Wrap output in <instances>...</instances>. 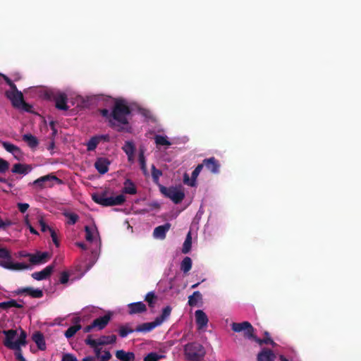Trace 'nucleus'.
Returning a JSON list of instances; mask_svg holds the SVG:
<instances>
[{
	"label": "nucleus",
	"mask_w": 361,
	"mask_h": 361,
	"mask_svg": "<svg viewBox=\"0 0 361 361\" xmlns=\"http://www.w3.org/2000/svg\"><path fill=\"white\" fill-rule=\"evenodd\" d=\"M131 110L127 102L122 99H115L114 104L111 111L113 121L116 123V127L118 132H130V127L128 116L130 114Z\"/></svg>",
	"instance_id": "nucleus-1"
},
{
	"label": "nucleus",
	"mask_w": 361,
	"mask_h": 361,
	"mask_svg": "<svg viewBox=\"0 0 361 361\" xmlns=\"http://www.w3.org/2000/svg\"><path fill=\"white\" fill-rule=\"evenodd\" d=\"M231 329L235 332L243 331L244 336L248 339H253L259 345L264 344L271 345L273 347L276 345V343L272 339H263L257 338L255 335V329L249 322H243L240 323L233 322L231 324Z\"/></svg>",
	"instance_id": "nucleus-2"
},
{
	"label": "nucleus",
	"mask_w": 361,
	"mask_h": 361,
	"mask_svg": "<svg viewBox=\"0 0 361 361\" xmlns=\"http://www.w3.org/2000/svg\"><path fill=\"white\" fill-rule=\"evenodd\" d=\"M108 192L106 190L101 192H95L92 195L93 201L103 207L121 205L126 201V197L123 195L116 197H107Z\"/></svg>",
	"instance_id": "nucleus-3"
},
{
	"label": "nucleus",
	"mask_w": 361,
	"mask_h": 361,
	"mask_svg": "<svg viewBox=\"0 0 361 361\" xmlns=\"http://www.w3.org/2000/svg\"><path fill=\"white\" fill-rule=\"evenodd\" d=\"M3 333L5 335V340L4 341V344L6 347L9 349H18L21 345H26V338L27 334L26 332L20 329V334L18 338L13 341L14 338L17 336V331L14 329L10 330H4Z\"/></svg>",
	"instance_id": "nucleus-4"
},
{
	"label": "nucleus",
	"mask_w": 361,
	"mask_h": 361,
	"mask_svg": "<svg viewBox=\"0 0 361 361\" xmlns=\"http://www.w3.org/2000/svg\"><path fill=\"white\" fill-rule=\"evenodd\" d=\"M206 354L204 348L197 342H192L184 346V355L188 361H200Z\"/></svg>",
	"instance_id": "nucleus-5"
},
{
	"label": "nucleus",
	"mask_w": 361,
	"mask_h": 361,
	"mask_svg": "<svg viewBox=\"0 0 361 361\" xmlns=\"http://www.w3.org/2000/svg\"><path fill=\"white\" fill-rule=\"evenodd\" d=\"M6 96L11 102L14 108L22 109L27 112L31 111L32 105L25 102L23 93L17 88L13 90L6 91Z\"/></svg>",
	"instance_id": "nucleus-6"
},
{
	"label": "nucleus",
	"mask_w": 361,
	"mask_h": 361,
	"mask_svg": "<svg viewBox=\"0 0 361 361\" xmlns=\"http://www.w3.org/2000/svg\"><path fill=\"white\" fill-rule=\"evenodd\" d=\"M85 343L86 345H89L94 350V356L96 359H98L99 361H109L111 358V354L109 350H104L103 354H102V348L99 347L96 341L92 338L91 335H88L85 340Z\"/></svg>",
	"instance_id": "nucleus-7"
},
{
	"label": "nucleus",
	"mask_w": 361,
	"mask_h": 361,
	"mask_svg": "<svg viewBox=\"0 0 361 361\" xmlns=\"http://www.w3.org/2000/svg\"><path fill=\"white\" fill-rule=\"evenodd\" d=\"M159 190L161 194L171 199L175 204L181 202L185 197V193L175 187L167 188L159 185Z\"/></svg>",
	"instance_id": "nucleus-8"
},
{
	"label": "nucleus",
	"mask_w": 361,
	"mask_h": 361,
	"mask_svg": "<svg viewBox=\"0 0 361 361\" xmlns=\"http://www.w3.org/2000/svg\"><path fill=\"white\" fill-rule=\"evenodd\" d=\"M53 180L56 181L58 184L62 183V180L61 179L57 178L53 173H49L46 176H41L40 178L36 179L33 182V185H35L40 188H43L47 186L51 187L52 185H51V184L48 185V183L53 181Z\"/></svg>",
	"instance_id": "nucleus-9"
},
{
	"label": "nucleus",
	"mask_w": 361,
	"mask_h": 361,
	"mask_svg": "<svg viewBox=\"0 0 361 361\" xmlns=\"http://www.w3.org/2000/svg\"><path fill=\"white\" fill-rule=\"evenodd\" d=\"M53 99L55 102V106L57 109L67 111L69 109V106L67 104L68 97L66 94L63 92L56 94L54 96Z\"/></svg>",
	"instance_id": "nucleus-10"
},
{
	"label": "nucleus",
	"mask_w": 361,
	"mask_h": 361,
	"mask_svg": "<svg viewBox=\"0 0 361 361\" xmlns=\"http://www.w3.org/2000/svg\"><path fill=\"white\" fill-rule=\"evenodd\" d=\"M203 167L204 164H198L194 169V171L192 172L191 178H190L187 173H185L183 176V183L189 186H195L196 179L199 176L200 173L201 172L202 169H203Z\"/></svg>",
	"instance_id": "nucleus-11"
},
{
	"label": "nucleus",
	"mask_w": 361,
	"mask_h": 361,
	"mask_svg": "<svg viewBox=\"0 0 361 361\" xmlns=\"http://www.w3.org/2000/svg\"><path fill=\"white\" fill-rule=\"evenodd\" d=\"M29 261L32 264H39L47 262L49 258V254L47 252H37L36 254H27Z\"/></svg>",
	"instance_id": "nucleus-12"
},
{
	"label": "nucleus",
	"mask_w": 361,
	"mask_h": 361,
	"mask_svg": "<svg viewBox=\"0 0 361 361\" xmlns=\"http://www.w3.org/2000/svg\"><path fill=\"white\" fill-rule=\"evenodd\" d=\"M111 161L106 157H98L94 162V167L100 174H105L109 171Z\"/></svg>",
	"instance_id": "nucleus-13"
},
{
	"label": "nucleus",
	"mask_w": 361,
	"mask_h": 361,
	"mask_svg": "<svg viewBox=\"0 0 361 361\" xmlns=\"http://www.w3.org/2000/svg\"><path fill=\"white\" fill-rule=\"evenodd\" d=\"M202 164H204V166L212 173H219L220 164L214 157L204 159Z\"/></svg>",
	"instance_id": "nucleus-14"
},
{
	"label": "nucleus",
	"mask_w": 361,
	"mask_h": 361,
	"mask_svg": "<svg viewBox=\"0 0 361 361\" xmlns=\"http://www.w3.org/2000/svg\"><path fill=\"white\" fill-rule=\"evenodd\" d=\"M54 269V265H49L40 271H35L32 274V277L37 281L47 279L51 276Z\"/></svg>",
	"instance_id": "nucleus-15"
},
{
	"label": "nucleus",
	"mask_w": 361,
	"mask_h": 361,
	"mask_svg": "<svg viewBox=\"0 0 361 361\" xmlns=\"http://www.w3.org/2000/svg\"><path fill=\"white\" fill-rule=\"evenodd\" d=\"M0 267L10 270H23L27 269L30 267L27 264L20 262L13 263L11 260L0 261Z\"/></svg>",
	"instance_id": "nucleus-16"
},
{
	"label": "nucleus",
	"mask_w": 361,
	"mask_h": 361,
	"mask_svg": "<svg viewBox=\"0 0 361 361\" xmlns=\"http://www.w3.org/2000/svg\"><path fill=\"white\" fill-rule=\"evenodd\" d=\"M129 314H140L147 311V307L142 302H132L128 305Z\"/></svg>",
	"instance_id": "nucleus-17"
},
{
	"label": "nucleus",
	"mask_w": 361,
	"mask_h": 361,
	"mask_svg": "<svg viewBox=\"0 0 361 361\" xmlns=\"http://www.w3.org/2000/svg\"><path fill=\"white\" fill-rule=\"evenodd\" d=\"M276 355L274 352L269 348H263L257 357V361H274Z\"/></svg>",
	"instance_id": "nucleus-18"
},
{
	"label": "nucleus",
	"mask_w": 361,
	"mask_h": 361,
	"mask_svg": "<svg viewBox=\"0 0 361 361\" xmlns=\"http://www.w3.org/2000/svg\"><path fill=\"white\" fill-rule=\"evenodd\" d=\"M195 314L198 329H202L206 327L209 321L207 314L201 310H196Z\"/></svg>",
	"instance_id": "nucleus-19"
},
{
	"label": "nucleus",
	"mask_w": 361,
	"mask_h": 361,
	"mask_svg": "<svg viewBox=\"0 0 361 361\" xmlns=\"http://www.w3.org/2000/svg\"><path fill=\"white\" fill-rule=\"evenodd\" d=\"M171 224L166 223L164 225L156 227L153 232V235L155 238L163 240L166 238L167 231L170 229Z\"/></svg>",
	"instance_id": "nucleus-20"
},
{
	"label": "nucleus",
	"mask_w": 361,
	"mask_h": 361,
	"mask_svg": "<svg viewBox=\"0 0 361 361\" xmlns=\"http://www.w3.org/2000/svg\"><path fill=\"white\" fill-rule=\"evenodd\" d=\"M32 167L30 164L17 163L13 166L11 171L13 173L26 175L29 172H30L32 171Z\"/></svg>",
	"instance_id": "nucleus-21"
},
{
	"label": "nucleus",
	"mask_w": 361,
	"mask_h": 361,
	"mask_svg": "<svg viewBox=\"0 0 361 361\" xmlns=\"http://www.w3.org/2000/svg\"><path fill=\"white\" fill-rule=\"evenodd\" d=\"M111 319V314H106L102 317H99L93 320L92 326L97 328L99 330H102L106 327Z\"/></svg>",
	"instance_id": "nucleus-22"
},
{
	"label": "nucleus",
	"mask_w": 361,
	"mask_h": 361,
	"mask_svg": "<svg viewBox=\"0 0 361 361\" xmlns=\"http://www.w3.org/2000/svg\"><path fill=\"white\" fill-rule=\"evenodd\" d=\"M32 339L39 350H44L46 349L45 340L42 333L40 331L35 332L32 334Z\"/></svg>",
	"instance_id": "nucleus-23"
},
{
	"label": "nucleus",
	"mask_w": 361,
	"mask_h": 361,
	"mask_svg": "<svg viewBox=\"0 0 361 361\" xmlns=\"http://www.w3.org/2000/svg\"><path fill=\"white\" fill-rule=\"evenodd\" d=\"M115 355L121 361H134L135 355L133 352H126L123 350H116Z\"/></svg>",
	"instance_id": "nucleus-24"
},
{
	"label": "nucleus",
	"mask_w": 361,
	"mask_h": 361,
	"mask_svg": "<svg viewBox=\"0 0 361 361\" xmlns=\"http://www.w3.org/2000/svg\"><path fill=\"white\" fill-rule=\"evenodd\" d=\"M80 321V319L79 317L75 318L73 320L75 324L68 328V329L65 331L64 335L67 338H72L76 334V332L82 328L81 325L79 324Z\"/></svg>",
	"instance_id": "nucleus-25"
},
{
	"label": "nucleus",
	"mask_w": 361,
	"mask_h": 361,
	"mask_svg": "<svg viewBox=\"0 0 361 361\" xmlns=\"http://www.w3.org/2000/svg\"><path fill=\"white\" fill-rule=\"evenodd\" d=\"M157 326H158V325L157 324L155 320H154L152 322H146L137 326V327L135 329V331L136 332L147 333L152 331Z\"/></svg>",
	"instance_id": "nucleus-26"
},
{
	"label": "nucleus",
	"mask_w": 361,
	"mask_h": 361,
	"mask_svg": "<svg viewBox=\"0 0 361 361\" xmlns=\"http://www.w3.org/2000/svg\"><path fill=\"white\" fill-rule=\"evenodd\" d=\"M172 308L170 306H166L162 310L161 315L155 318V322L158 326L161 325L166 321L171 315Z\"/></svg>",
	"instance_id": "nucleus-27"
},
{
	"label": "nucleus",
	"mask_w": 361,
	"mask_h": 361,
	"mask_svg": "<svg viewBox=\"0 0 361 361\" xmlns=\"http://www.w3.org/2000/svg\"><path fill=\"white\" fill-rule=\"evenodd\" d=\"M96 343H97L100 345L113 344L116 341V336L114 334L111 336H102L98 339H94Z\"/></svg>",
	"instance_id": "nucleus-28"
},
{
	"label": "nucleus",
	"mask_w": 361,
	"mask_h": 361,
	"mask_svg": "<svg viewBox=\"0 0 361 361\" xmlns=\"http://www.w3.org/2000/svg\"><path fill=\"white\" fill-rule=\"evenodd\" d=\"M23 140L32 149L35 148L39 145L37 138L30 133L23 135Z\"/></svg>",
	"instance_id": "nucleus-29"
},
{
	"label": "nucleus",
	"mask_w": 361,
	"mask_h": 361,
	"mask_svg": "<svg viewBox=\"0 0 361 361\" xmlns=\"http://www.w3.org/2000/svg\"><path fill=\"white\" fill-rule=\"evenodd\" d=\"M122 192L126 194L135 195L137 193V189L133 181L130 179H126L124 182V187Z\"/></svg>",
	"instance_id": "nucleus-30"
},
{
	"label": "nucleus",
	"mask_w": 361,
	"mask_h": 361,
	"mask_svg": "<svg viewBox=\"0 0 361 361\" xmlns=\"http://www.w3.org/2000/svg\"><path fill=\"white\" fill-rule=\"evenodd\" d=\"M11 307H16L18 309H21L23 307V305L17 302V301L13 299H11L8 301L0 302V309L7 310Z\"/></svg>",
	"instance_id": "nucleus-31"
},
{
	"label": "nucleus",
	"mask_w": 361,
	"mask_h": 361,
	"mask_svg": "<svg viewBox=\"0 0 361 361\" xmlns=\"http://www.w3.org/2000/svg\"><path fill=\"white\" fill-rule=\"evenodd\" d=\"M1 144L7 152L12 153L16 157L17 154H20V148L13 144L8 142H2Z\"/></svg>",
	"instance_id": "nucleus-32"
},
{
	"label": "nucleus",
	"mask_w": 361,
	"mask_h": 361,
	"mask_svg": "<svg viewBox=\"0 0 361 361\" xmlns=\"http://www.w3.org/2000/svg\"><path fill=\"white\" fill-rule=\"evenodd\" d=\"M192 247V235L191 232L189 231L186 235L185 240L183 243V247H182V252L183 254L188 253Z\"/></svg>",
	"instance_id": "nucleus-33"
},
{
	"label": "nucleus",
	"mask_w": 361,
	"mask_h": 361,
	"mask_svg": "<svg viewBox=\"0 0 361 361\" xmlns=\"http://www.w3.org/2000/svg\"><path fill=\"white\" fill-rule=\"evenodd\" d=\"M202 299V295L200 291H195L192 295L188 297V305L190 307H194L197 305L198 300Z\"/></svg>",
	"instance_id": "nucleus-34"
},
{
	"label": "nucleus",
	"mask_w": 361,
	"mask_h": 361,
	"mask_svg": "<svg viewBox=\"0 0 361 361\" xmlns=\"http://www.w3.org/2000/svg\"><path fill=\"white\" fill-rule=\"evenodd\" d=\"M192 264V262L191 258L185 257L180 263V270L183 271V273L186 274L191 269Z\"/></svg>",
	"instance_id": "nucleus-35"
},
{
	"label": "nucleus",
	"mask_w": 361,
	"mask_h": 361,
	"mask_svg": "<svg viewBox=\"0 0 361 361\" xmlns=\"http://www.w3.org/2000/svg\"><path fill=\"white\" fill-rule=\"evenodd\" d=\"M99 113L104 118L107 119L109 125L111 128L116 127V123L113 121L111 112H109V111L106 109H102L99 110Z\"/></svg>",
	"instance_id": "nucleus-36"
},
{
	"label": "nucleus",
	"mask_w": 361,
	"mask_h": 361,
	"mask_svg": "<svg viewBox=\"0 0 361 361\" xmlns=\"http://www.w3.org/2000/svg\"><path fill=\"white\" fill-rule=\"evenodd\" d=\"M138 159L140 165V169L142 171L143 174L145 176H148L149 173L147 169L146 159L144 155V151L142 149L140 150Z\"/></svg>",
	"instance_id": "nucleus-37"
},
{
	"label": "nucleus",
	"mask_w": 361,
	"mask_h": 361,
	"mask_svg": "<svg viewBox=\"0 0 361 361\" xmlns=\"http://www.w3.org/2000/svg\"><path fill=\"white\" fill-rule=\"evenodd\" d=\"M122 149L127 156L134 155L135 147L132 141H126L122 147Z\"/></svg>",
	"instance_id": "nucleus-38"
},
{
	"label": "nucleus",
	"mask_w": 361,
	"mask_h": 361,
	"mask_svg": "<svg viewBox=\"0 0 361 361\" xmlns=\"http://www.w3.org/2000/svg\"><path fill=\"white\" fill-rule=\"evenodd\" d=\"M135 331V329L130 328L129 324L121 326L118 329V334L121 338L126 337L129 334Z\"/></svg>",
	"instance_id": "nucleus-39"
},
{
	"label": "nucleus",
	"mask_w": 361,
	"mask_h": 361,
	"mask_svg": "<svg viewBox=\"0 0 361 361\" xmlns=\"http://www.w3.org/2000/svg\"><path fill=\"white\" fill-rule=\"evenodd\" d=\"M164 357H165V356L163 355L158 354L156 352H152L144 357L143 361H159Z\"/></svg>",
	"instance_id": "nucleus-40"
},
{
	"label": "nucleus",
	"mask_w": 361,
	"mask_h": 361,
	"mask_svg": "<svg viewBox=\"0 0 361 361\" xmlns=\"http://www.w3.org/2000/svg\"><path fill=\"white\" fill-rule=\"evenodd\" d=\"M154 141L157 145H166L169 146L171 143L168 140L166 136L157 135L154 136Z\"/></svg>",
	"instance_id": "nucleus-41"
},
{
	"label": "nucleus",
	"mask_w": 361,
	"mask_h": 361,
	"mask_svg": "<svg viewBox=\"0 0 361 361\" xmlns=\"http://www.w3.org/2000/svg\"><path fill=\"white\" fill-rule=\"evenodd\" d=\"M99 142L98 140V138L96 136L92 137L89 141L87 143V151H94L97 145H99Z\"/></svg>",
	"instance_id": "nucleus-42"
},
{
	"label": "nucleus",
	"mask_w": 361,
	"mask_h": 361,
	"mask_svg": "<svg viewBox=\"0 0 361 361\" xmlns=\"http://www.w3.org/2000/svg\"><path fill=\"white\" fill-rule=\"evenodd\" d=\"M162 175L161 170L157 169L154 165L152 166V176L154 183H158L160 176Z\"/></svg>",
	"instance_id": "nucleus-43"
},
{
	"label": "nucleus",
	"mask_w": 361,
	"mask_h": 361,
	"mask_svg": "<svg viewBox=\"0 0 361 361\" xmlns=\"http://www.w3.org/2000/svg\"><path fill=\"white\" fill-rule=\"evenodd\" d=\"M157 298L155 294L153 292H149L146 295L145 300L148 303L150 307H154V300Z\"/></svg>",
	"instance_id": "nucleus-44"
},
{
	"label": "nucleus",
	"mask_w": 361,
	"mask_h": 361,
	"mask_svg": "<svg viewBox=\"0 0 361 361\" xmlns=\"http://www.w3.org/2000/svg\"><path fill=\"white\" fill-rule=\"evenodd\" d=\"M0 259H6V261L11 260V252L6 247H0Z\"/></svg>",
	"instance_id": "nucleus-45"
},
{
	"label": "nucleus",
	"mask_w": 361,
	"mask_h": 361,
	"mask_svg": "<svg viewBox=\"0 0 361 361\" xmlns=\"http://www.w3.org/2000/svg\"><path fill=\"white\" fill-rule=\"evenodd\" d=\"M32 289H33V288H32V287L20 288H18V290H16L15 291V293L18 295H23V294H26L30 296V294Z\"/></svg>",
	"instance_id": "nucleus-46"
},
{
	"label": "nucleus",
	"mask_w": 361,
	"mask_h": 361,
	"mask_svg": "<svg viewBox=\"0 0 361 361\" xmlns=\"http://www.w3.org/2000/svg\"><path fill=\"white\" fill-rule=\"evenodd\" d=\"M43 295V291L39 288H33L30 294V296L33 298H41Z\"/></svg>",
	"instance_id": "nucleus-47"
},
{
	"label": "nucleus",
	"mask_w": 361,
	"mask_h": 361,
	"mask_svg": "<svg viewBox=\"0 0 361 361\" xmlns=\"http://www.w3.org/2000/svg\"><path fill=\"white\" fill-rule=\"evenodd\" d=\"M8 169L9 163L3 159H0V173H5Z\"/></svg>",
	"instance_id": "nucleus-48"
},
{
	"label": "nucleus",
	"mask_w": 361,
	"mask_h": 361,
	"mask_svg": "<svg viewBox=\"0 0 361 361\" xmlns=\"http://www.w3.org/2000/svg\"><path fill=\"white\" fill-rule=\"evenodd\" d=\"M38 221H39V224L41 227V231L42 232H46L47 231H49L50 232V230L53 229L52 228H51L48 225H47V224L45 223V221H44L42 217H40V219H39Z\"/></svg>",
	"instance_id": "nucleus-49"
},
{
	"label": "nucleus",
	"mask_w": 361,
	"mask_h": 361,
	"mask_svg": "<svg viewBox=\"0 0 361 361\" xmlns=\"http://www.w3.org/2000/svg\"><path fill=\"white\" fill-rule=\"evenodd\" d=\"M85 239L89 242H92L93 240V234H92V229L88 226H86L85 227Z\"/></svg>",
	"instance_id": "nucleus-50"
},
{
	"label": "nucleus",
	"mask_w": 361,
	"mask_h": 361,
	"mask_svg": "<svg viewBox=\"0 0 361 361\" xmlns=\"http://www.w3.org/2000/svg\"><path fill=\"white\" fill-rule=\"evenodd\" d=\"M13 222L8 219L5 220L0 219V229L6 230L7 227L11 226Z\"/></svg>",
	"instance_id": "nucleus-51"
},
{
	"label": "nucleus",
	"mask_w": 361,
	"mask_h": 361,
	"mask_svg": "<svg viewBox=\"0 0 361 361\" xmlns=\"http://www.w3.org/2000/svg\"><path fill=\"white\" fill-rule=\"evenodd\" d=\"M24 222H25V226L29 228L31 233L35 234V235L39 234L38 232L31 225L27 216H26L25 217Z\"/></svg>",
	"instance_id": "nucleus-52"
},
{
	"label": "nucleus",
	"mask_w": 361,
	"mask_h": 361,
	"mask_svg": "<svg viewBox=\"0 0 361 361\" xmlns=\"http://www.w3.org/2000/svg\"><path fill=\"white\" fill-rule=\"evenodd\" d=\"M68 218V224H75L78 220V216L74 213H70L66 215Z\"/></svg>",
	"instance_id": "nucleus-53"
},
{
	"label": "nucleus",
	"mask_w": 361,
	"mask_h": 361,
	"mask_svg": "<svg viewBox=\"0 0 361 361\" xmlns=\"http://www.w3.org/2000/svg\"><path fill=\"white\" fill-rule=\"evenodd\" d=\"M69 279V273L68 271H63L61 274L59 281L62 284L68 283Z\"/></svg>",
	"instance_id": "nucleus-54"
},
{
	"label": "nucleus",
	"mask_w": 361,
	"mask_h": 361,
	"mask_svg": "<svg viewBox=\"0 0 361 361\" xmlns=\"http://www.w3.org/2000/svg\"><path fill=\"white\" fill-rule=\"evenodd\" d=\"M61 361H78V360L73 354L65 353L62 356Z\"/></svg>",
	"instance_id": "nucleus-55"
},
{
	"label": "nucleus",
	"mask_w": 361,
	"mask_h": 361,
	"mask_svg": "<svg viewBox=\"0 0 361 361\" xmlns=\"http://www.w3.org/2000/svg\"><path fill=\"white\" fill-rule=\"evenodd\" d=\"M0 75L3 77L4 80L6 82V84L9 85V87H11V90H13L17 88L16 85L13 82V81L8 76H6L5 75H1V74Z\"/></svg>",
	"instance_id": "nucleus-56"
},
{
	"label": "nucleus",
	"mask_w": 361,
	"mask_h": 361,
	"mask_svg": "<svg viewBox=\"0 0 361 361\" xmlns=\"http://www.w3.org/2000/svg\"><path fill=\"white\" fill-rule=\"evenodd\" d=\"M14 350H16V352H15L16 359L18 361H27L22 354V350L20 349V347L18 349H14Z\"/></svg>",
	"instance_id": "nucleus-57"
},
{
	"label": "nucleus",
	"mask_w": 361,
	"mask_h": 361,
	"mask_svg": "<svg viewBox=\"0 0 361 361\" xmlns=\"http://www.w3.org/2000/svg\"><path fill=\"white\" fill-rule=\"evenodd\" d=\"M50 235L51 237L52 241L56 247H59V241L57 238V235L54 229L50 230Z\"/></svg>",
	"instance_id": "nucleus-58"
},
{
	"label": "nucleus",
	"mask_w": 361,
	"mask_h": 361,
	"mask_svg": "<svg viewBox=\"0 0 361 361\" xmlns=\"http://www.w3.org/2000/svg\"><path fill=\"white\" fill-rule=\"evenodd\" d=\"M30 205L27 203H18L17 207L21 213H25L29 208Z\"/></svg>",
	"instance_id": "nucleus-59"
},
{
	"label": "nucleus",
	"mask_w": 361,
	"mask_h": 361,
	"mask_svg": "<svg viewBox=\"0 0 361 361\" xmlns=\"http://www.w3.org/2000/svg\"><path fill=\"white\" fill-rule=\"evenodd\" d=\"M97 138L99 142L104 141V142H109V135H95Z\"/></svg>",
	"instance_id": "nucleus-60"
},
{
	"label": "nucleus",
	"mask_w": 361,
	"mask_h": 361,
	"mask_svg": "<svg viewBox=\"0 0 361 361\" xmlns=\"http://www.w3.org/2000/svg\"><path fill=\"white\" fill-rule=\"evenodd\" d=\"M0 182L6 183L9 186L10 188L13 187V185L9 181L8 179H6L4 178L0 177Z\"/></svg>",
	"instance_id": "nucleus-61"
},
{
	"label": "nucleus",
	"mask_w": 361,
	"mask_h": 361,
	"mask_svg": "<svg viewBox=\"0 0 361 361\" xmlns=\"http://www.w3.org/2000/svg\"><path fill=\"white\" fill-rule=\"evenodd\" d=\"M93 329H94V326H92V323H91V324L85 326L84 328L83 331H84L85 333H88V332H90Z\"/></svg>",
	"instance_id": "nucleus-62"
},
{
	"label": "nucleus",
	"mask_w": 361,
	"mask_h": 361,
	"mask_svg": "<svg viewBox=\"0 0 361 361\" xmlns=\"http://www.w3.org/2000/svg\"><path fill=\"white\" fill-rule=\"evenodd\" d=\"M76 245L85 250L87 249V246L84 243H76Z\"/></svg>",
	"instance_id": "nucleus-63"
},
{
	"label": "nucleus",
	"mask_w": 361,
	"mask_h": 361,
	"mask_svg": "<svg viewBox=\"0 0 361 361\" xmlns=\"http://www.w3.org/2000/svg\"><path fill=\"white\" fill-rule=\"evenodd\" d=\"M82 361H95V357H94L93 356H86L85 357Z\"/></svg>",
	"instance_id": "nucleus-64"
}]
</instances>
